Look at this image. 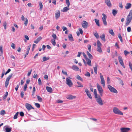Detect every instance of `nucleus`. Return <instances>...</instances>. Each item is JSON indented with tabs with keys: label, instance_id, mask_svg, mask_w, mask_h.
Segmentation results:
<instances>
[{
	"label": "nucleus",
	"instance_id": "f257e3e1",
	"mask_svg": "<svg viewBox=\"0 0 132 132\" xmlns=\"http://www.w3.org/2000/svg\"><path fill=\"white\" fill-rule=\"evenodd\" d=\"M113 110L114 113L115 114L121 115H123V113L117 107H114L113 109Z\"/></svg>",
	"mask_w": 132,
	"mask_h": 132
},
{
	"label": "nucleus",
	"instance_id": "f03ea898",
	"mask_svg": "<svg viewBox=\"0 0 132 132\" xmlns=\"http://www.w3.org/2000/svg\"><path fill=\"white\" fill-rule=\"evenodd\" d=\"M95 98L96 101L100 105H102L103 104L101 98L99 95H98L97 97H95Z\"/></svg>",
	"mask_w": 132,
	"mask_h": 132
},
{
	"label": "nucleus",
	"instance_id": "7ed1b4c3",
	"mask_svg": "<svg viewBox=\"0 0 132 132\" xmlns=\"http://www.w3.org/2000/svg\"><path fill=\"white\" fill-rule=\"evenodd\" d=\"M97 87L100 96H102L103 91L102 87L98 83L97 84Z\"/></svg>",
	"mask_w": 132,
	"mask_h": 132
},
{
	"label": "nucleus",
	"instance_id": "20e7f679",
	"mask_svg": "<svg viewBox=\"0 0 132 132\" xmlns=\"http://www.w3.org/2000/svg\"><path fill=\"white\" fill-rule=\"evenodd\" d=\"M108 88L110 91L112 93H114L116 94L118 93V92L116 89L110 85L108 86Z\"/></svg>",
	"mask_w": 132,
	"mask_h": 132
},
{
	"label": "nucleus",
	"instance_id": "39448f33",
	"mask_svg": "<svg viewBox=\"0 0 132 132\" xmlns=\"http://www.w3.org/2000/svg\"><path fill=\"white\" fill-rule=\"evenodd\" d=\"M66 83L70 87H71L73 85L71 80L68 78H66Z\"/></svg>",
	"mask_w": 132,
	"mask_h": 132
},
{
	"label": "nucleus",
	"instance_id": "423d86ee",
	"mask_svg": "<svg viewBox=\"0 0 132 132\" xmlns=\"http://www.w3.org/2000/svg\"><path fill=\"white\" fill-rule=\"evenodd\" d=\"M102 15L103 17L102 18L103 23L105 26H106L107 25V22L106 20V16L104 13H103Z\"/></svg>",
	"mask_w": 132,
	"mask_h": 132
},
{
	"label": "nucleus",
	"instance_id": "0eeeda50",
	"mask_svg": "<svg viewBox=\"0 0 132 132\" xmlns=\"http://www.w3.org/2000/svg\"><path fill=\"white\" fill-rule=\"evenodd\" d=\"M82 26L84 28H87L88 26V22L85 21H84L82 23Z\"/></svg>",
	"mask_w": 132,
	"mask_h": 132
},
{
	"label": "nucleus",
	"instance_id": "6e6552de",
	"mask_svg": "<svg viewBox=\"0 0 132 132\" xmlns=\"http://www.w3.org/2000/svg\"><path fill=\"white\" fill-rule=\"evenodd\" d=\"M25 106L26 108L28 111H30L31 109H34V108L31 106V105L27 103H26L25 104Z\"/></svg>",
	"mask_w": 132,
	"mask_h": 132
},
{
	"label": "nucleus",
	"instance_id": "1a4fd4ad",
	"mask_svg": "<svg viewBox=\"0 0 132 132\" xmlns=\"http://www.w3.org/2000/svg\"><path fill=\"white\" fill-rule=\"evenodd\" d=\"M118 60L121 65L124 68H125L122 57L120 56L118 57Z\"/></svg>",
	"mask_w": 132,
	"mask_h": 132
},
{
	"label": "nucleus",
	"instance_id": "9d476101",
	"mask_svg": "<svg viewBox=\"0 0 132 132\" xmlns=\"http://www.w3.org/2000/svg\"><path fill=\"white\" fill-rule=\"evenodd\" d=\"M100 75L101 79V84L104 87L105 86V82L104 78L102 74L101 73H100Z\"/></svg>",
	"mask_w": 132,
	"mask_h": 132
},
{
	"label": "nucleus",
	"instance_id": "9b49d317",
	"mask_svg": "<svg viewBox=\"0 0 132 132\" xmlns=\"http://www.w3.org/2000/svg\"><path fill=\"white\" fill-rule=\"evenodd\" d=\"M85 91L86 93L87 96L91 100L92 99V97L91 95L90 94L89 91L88 89H87L86 88L85 90Z\"/></svg>",
	"mask_w": 132,
	"mask_h": 132
},
{
	"label": "nucleus",
	"instance_id": "f8f14e48",
	"mask_svg": "<svg viewBox=\"0 0 132 132\" xmlns=\"http://www.w3.org/2000/svg\"><path fill=\"white\" fill-rule=\"evenodd\" d=\"M105 2L108 6L111 7L112 6V4L110 0H105Z\"/></svg>",
	"mask_w": 132,
	"mask_h": 132
},
{
	"label": "nucleus",
	"instance_id": "ddd939ff",
	"mask_svg": "<svg viewBox=\"0 0 132 132\" xmlns=\"http://www.w3.org/2000/svg\"><path fill=\"white\" fill-rule=\"evenodd\" d=\"M55 18L56 19H57L60 16V11H56L55 13Z\"/></svg>",
	"mask_w": 132,
	"mask_h": 132
},
{
	"label": "nucleus",
	"instance_id": "4468645a",
	"mask_svg": "<svg viewBox=\"0 0 132 132\" xmlns=\"http://www.w3.org/2000/svg\"><path fill=\"white\" fill-rule=\"evenodd\" d=\"M46 89L47 91L48 92L52 93V89L51 87L47 86L46 87Z\"/></svg>",
	"mask_w": 132,
	"mask_h": 132
},
{
	"label": "nucleus",
	"instance_id": "2eb2a0df",
	"mask_svg": "<svg viewBox=\"0 0 132 132\" xmlns=\"http://www.w3.org/2000/svg\"><path fill=\"white\" fill-rule=\"evenodd\" d=\"M42 38L41 36L39 37L36 40L34 41V42L36 44H37L38 42L42 39Z\"/></svg>",
	"mask_w": 132,
	"mask_h": 132
},
{
	"label": "nucleus",
	"instance_id": "dca6fc26",
	"mask_svg": "<svg viewBox=\"0 0 132 132\" xmlns=\"http://www.w3.org/2000/svg\"><path fill=\"white\" fill-rule=\"evenodd\" d=\"M76 97V96L70 95L67 96V98L69 100H72L75 98Z\"/></svg>",
	"mask_w": 132,
	"mask_h": 132
},
{
	"label": "nucleus",
	"instance_id": "f3484780",
	"mask_svg": "<svg viewBox=\"0 0 132 132\" xmlns=\"http://www.w3.org/2000/svg\"><path fill=\"white\" fill-rule=\"evenodd\" d=\"M72 69L73 70L77 71H79V68L75 65H73L72 66Z\"/></svg>",
	"mask_w": 132,
	"mask_h": 132
},
{
	"label": "nucleus",
	"instance_id": "a211bd4d",
	"mask_svg": "<svg viewBox=\"0 0 132 132\" xmlns=\"http://www.w3.org/2000/svg\"><path fill=\"white\" fill-rule=\"evenodd\" d=\"M131 4L130 3H127L125 6V8L127 9H129L131 7Z\"/></svg>",
	"mask_w": 132,
	"mask_h": 132
},
{
	"label": "nucleus",
	"instance_id": "6ab92c4d",
	"mask_svg": "<svg viewBox=\"0 0 132 132\" xmlns=\"http://www.w3.org/2000/svg\"><path fill=\"white\" fill-rule=\"evenodd\" d=\"M98 65L97 64H95V67H94V70L95 73L96 74L97 73Z\"/></svg>",
	"mask_w": 132,
	"mask_h": 132
},
{
	"label": "nucleus",
	"instance_id": "aec40b11",
	"mask_svg": "<svg viewBox=\"0 0 132 132\" xmlns=\"http://www.w3.org/2000/svg\"><path fill=\"white\" fill-rule=\"evenodd\" d=\"M100 37L101 39L104 42L105 41V34H102V35L100 36Z\"/></svg>",
	"mask_w": 132,
	"mask_h": 132
},
{
	"label": "nucleus",
	"instance_id": "412c9836",
	"mask_svg": "<svg viewBox=\"0 0 132 132\" xmlns=\"http://www.w3.org/2000/svg\"><path fill=\"white\" fill-rule=\"evenodd\" d=\"M68 38L69 40L71 41H73V39L72 35L71 34H69L68 35Z\"/></svg>",
	"mask_w": 132,
	"mask_h": 132
},
{
	"label": "nucleus",
	"instance_id": "4be33fe9",
	"mask_svg": "<svg viewBox=\"0 0 132 132\" xmlns=\"http://www.w3.org/2000/svg\"><path fill=\"white\" fill-rule=\"evenodd\" d=\"M118 13V10L115 9H113L112 11V13L113 15L115 16L116 14Z\"/></svg>",
	"mask_w": 132,
	"mask_h": 132
},
{
	"label": "nucleus",
	"instance_id": "5701e85b",
	"mask_svg": "<svg viewBox=\"0 0 132 132\" xmlns=\"http://www.w3.org/2000/svg\"><path fill=\"white\" fill-rule=\"evenodd\" d=\"M87 62V63L89 66H91V62L90 60L88 58V59L86 60Z\"/></svg>",
	"mask_w": 132,
	"mask_h": 132
},
{
	"label": "nucleus",
	"instance_id": "b1692460",
	"mask_svg": "<svg viewBox=\"0 0 132 132\" xmlns=\"http://www.w3.org/2000/svg\"><path fill=\"white\" fill-rule=\"evenodd\" d=\"M132 16H130L128 15L127 16L126 18L127 20L131 22L132 20Z\"/></svg>",
	"mask_w": 132,
	"mask_h": 132
},
{
	"label": "nucleus",
	"instance_id": "393cba45",
	"mask_svg": "<svg viewBox=\"0 0 132 132\" xmlns=\"http://www.w3.org/2000/svg\"><path fill=\"white\" fill-rule=\"evenodd\" d=\"M50 59L49 57H46V56H44L43 58V62L46 61L47 60H48Z\"/></svg>",
	"mask_w": 132,
	"mask_h": 132
},
{
	"label": "nucleus",
	"instance_id": "a878e982",
	"mask_svg": "<svg viewBox=\"0 0 132 132\" xmlns=\"http://www.w3.org/2000/svg\"><path fill=\"white\" fill-rule=\"evenodd\" d=\"M95 21L96 25L98 27L100 26V24L99 20L98 19H95Z\"/></svg>",
	"mask_w": 132,
	"mask_h": 132
},
{
	"label": "nucleus",
	"instance_id": "bb28decb",
	"mask_svg": "<svg viewBox=\"0 0 132 132\" xmlns=\"http://www.w3.org/2000/svg\"><path fill=\"white\" fill-rule=\"evenodd\" d=\"M11 128H8V127H6L5 128V131L6 132H10L11 130Z\"/></svg>",
	"mask_w": 132,
	"mask_h": 132
},
{
	"label": "nucleus",
	"instance_id": "cd10ccee",
	"mask_svg": "<svg viewBox=\"0 0 132 132\" xmlns=\"http://www.w3.org/2000/svg\"><path fill=\"white\" fill-rule=\"evenodd\" d=\"M39 5L40 7V11H42V10L43 7V5L42 3L41 2H39Z\"/></svg>",
	"mask_w": 132,
	"mask_h": 132
},
{
	"label": "nucleus",
	"instance_id": "c85d7f7f",
	"mask_svg": "<svg viewBox=\"0 0 132 132\" xmlns=\"http://www.w3.org/2000/svg\"><path fill=\"white\" fill-rule=\"evenodd\" d=\"M76 78L77 79L80 80L81 81H83V80L81 77L79 75H78L77 76Z\"/></svg>",
	"mask_w": 132,
	"mask_h": 132
},
{
	"label": "nucleus",
	"instance_id": "c756f323",
	"mask_svg": "<svg viewBox=\"0 0 132 132\" xmlns=\"http://www.w3.org/2000/svg\"><path fill=\"white\" fill-rule=\"evenodd\" d=\"M87 54L89 58L91 59L92 58L93 56L88 51L87 52Z\"/></svg>",
	"mask_w": 132,
	"mask_h": 132
},
{
	"label": "nucleus",
	"instance_id": "7c9ffc66",
	"mask_svg": "<svg viewBox=\"0 0 132 132\" xmlns=\"http://www.w3.org/2000/svg\"><path fill=\"white\" fill-rule=\"evenodd\" d=\"M68 6L67 7H65L63 9V12H66L67 11L69 10V9L68 8Z\"/></svg>",
	"mask_w": 132,
	"mask_h": 132
},
{
	"label": "nucleus",
	"instance_id": "2f4dec72",
	"mask_svg": "<svg viewBox=\"0 0 132 132\" xmlns=\"http://www.w3.org/2000/svg\"><path fill=\"white\" fill-rule=\"evenodd\" d=\"M97 51L99 53H101L102 52V51L101 47H97Z\"/></svg>",
	"mask_w": 132,
	"mask_h": 132
},
{
	"label": "nucleus",
	"instance_id": "473e14b6",
	"mask_svg": "<svg viewBox=\"0 0 132 132\" xmlns=\"http://www.w3.org/2000/svg\"><path fill=\"white\" fill-rule=\"evenodd\" d=\"M37 96L38 101L40 102H42V99L41 97L38 95H37Z\"/></svg>",
	"mask_w": 132,
	"mask_h": 132
},
{
	"label": "nucleus",
	"instance_id": "72a5a7b5",
	"mask_svg": "<svg viewBox=\"0 0 132 132\" xmlns=\"http://www.w3.org/2000/svg\"><path fill=\"white\" fill-rule=\"evenodd\" d=\"M94 35L95 37L97 39H98L99 38V36L97 32L94 33Z\"/></svg>",
	"mask_w": 132,
	"mask_h": 132
},
{
	"label": "nucleus",
	"instance_id": "f704fd0d",
	"mask_svg": "<svg viewBox=\"0 0 132 132\" xmlns=\"http://www.w3.org/2000/svg\"><path fill=\"white\" fill-rule=\"evenodd\" d=\"M77 83L78 85V86H77V87H82L83 86L79 82H77Z\"/></svg>",
	"mask_w": 132,
	"mask_h": 132
},
{
	"label": "nucleus",
	"instance_id": "c9c22d12",
	"mask_svg": "<svg viewBox=\"0 0 132 132\" xmlns=\"http://www.w3.org/2000/svg\"><path fill=\"white\" fill-rule=\"evenodd\" d=\"M109 32L110 34H111L113 36H114V34L113 31V30L111 29V30L109 31Z\"/></svg>",
	"mask_w": 132,
	"mask_h": 132
},
{
	"label": "nucleus",
	"instance_id": "e433bc0d",
	"mask_svg": "<svg viewBox=\"0 0 132 132\" xmlns=\"http://www.w3.org/2000/svg\"><path fill=\"white\" fill-rule=\"evenodd\" d=\"M8 94V92H6L5 94L4 95L3 97V99L5 100V99H6V98L7 97Z\"/></svg>",
	"mask_w": 132,
	"mask_h": 132
},
{
	"label": "nucleus",
	"instance_id": "4c0bfd02",
	"mask_svg": "<svg viewBox=\"0 0 132 132\" xmlns=\"http://www.w3.org/2000/svg\"><path fill=\"white\" fill-rule=\"evenodd\" d=\"M118 37L120 40L121 42L122 43L123 42V40L121 35L120 34H119L118 35Z\"/></svg>",
	"mask_w": 132,
	"mask_h": 132
},
{
	"label": "nucleus",
	"instance_id": "58836bf2",
	"mask_svg": "<svg viewBox=\"0 0 132 132\" xmlns=\"http://www.w3.org/2000/svg\"><path fill=\"white\" fill-rule=\"evenodd\" d=\"M13 75V73L11 74L10 75H9L7 78H6V79L8 80H10V79L11 78Z\"/></svg>",
	"mask_w": 132,
	"mask_h": 132
},
{
	"label": "nucleus",
	"instance_id": "ea45409f",
	"mask_svg": "<svg viewBox=\"0 0 132 132\" xmlns=\"http://www.w3.org/2000/svg\"><path fill=\"white\" fill-rule=\"evenodd\" d=\"M19 112H18L15 113L13 117V118L14 119H16L17 118V116L19 114Z\"/></svg>",
	"mask_w": 132,
	"mask_h": 132
},
{
	"label": "nucleus",
	"instance_id": "a19ab883",
	"mask_svg": "<svg viewBox=\"0 0 132 132\" xmlns=\"http://www.w3.org/2000/svg\"><path fill=\"white\" fill-rule=\"evenodd\" d=\"M97 47H101V44L100 41L98 40L97 41Z\"/></svg>",
	"mask_w": 132,
	"mask_h": 132
},
{
	"label": "nucleus",
	"instance_id": "79ce46f5",
	"mask_svg": "<svg viewBox=\"0 0 132 132\" xmlns=\"http://www.w3.org/2000/svg\"><path fill=\"white\" fill-rule=\"evenodd\" d=\"M9 80L6 79L5 83V86L7 87L8 85Z\"/></svg>",
	"mask_w": 132,
	"mask_h": 132
},
{
	"label": "nucleus",
	"instance_id": "37998d69",
	"mask_svg": "<svg viewBox=\"0 0 132 132\" xmlns=\"http://www.w3.org/2000/svg\"><path fill=\"white\" fill-rule=\"evenodd\" d=\"M5 113V112L4 110H2L0 114L1 115L3 116Z\"/></svg>",
	"mask_w": 132,
	"mask_h": 132
},
{
	"label": "nucleus",
	"instance_id": "c03bdc74",
	"mask_svg": "<svg viewBox=\"0 0 132 132\" xmlns=\"http://www.w3.org/2000/svg\"><path fill=\"white\" fill-rule=\"evenodd\" d=\"M66 1V3L67 5L68 6V7H69L70 5L69 0H65Z\"/></svg>",
	"mask_w": 132,
	"mask_h": 132
},
{
	"label": "nucleus",
	"instance_id": "a18cd8bd",
	"mask_svg": "<svg viewBox=\"0 0 132 132\" xmlns=\"http://www.w3.org/2000/svg\"><path fill=\"white\" fill-rule=\"evenodd\" d=\"M51 43L54 46H55V45L56 43L55 39H52L51 40Z\"/></svg>",
	"mask_w": 132,
	"mask_h": 132
},
{
	"label": "nucleus",
	"instance_id": "49530a36",
	"mask_svg": "<svg viewBox=\"0 0 132 132\" xmlns=\"http://www.w3.org/2000/svg\"><path fill=\"white\" fill-rule=\"evenodd\" d=\"M94 93L95 95V97H97L98 96L97 95L96 90V89H95L94 90Z\"/></svg>",
	"mask_w": 132,
	"mask_h": 132
},
{
	"label": "nucleus",
	"instance_id": "de8ad7c7",
	"mask_svg": "<svg viewBox=\"0 0 132 132\" xmlns=\"http://www.w3.org/2000/svg\"><path fill=\"white\" fill-rule=\"evenodd\" d=\"M129 67L132 72V64L130 62H129Z\"/></svg>",
	"mask_w": 132,
	"mask_h": 132
},
{
	"label": "nucleus",
	"instance_id": "09e8293b",
	"mask_svg": "<svg viewBox=\"0 0 132 132\" xmlns=\"http://www.w3.org/2000/svg\"><path fill=\"white\" fill-rule=\"evenodd\" d=\"M35 105L38 108H39L40 106V105L39 104L37 103H35Z\"/></svg>",
	"mask_w": 132,
	"mask_h": 132
},
{
	"label": "nucleus",
	"instance_id": "8fccbe9b",
	"mask_svg": "<svg viewBox=\"0 0 132 132\" xmlns=\"http://www.w3.org/2000/svg\"><path fill=\"white\" fill-rule=\"evenodd\" d=\"M26 20L25 21L24 24L25 26H26L28 23V20L27 18L25 19Z\"/></svg>",
	"mask_w": 132,
	"mask_h": 132
},
{
	"label": "nucleus",
	"instance_id": "3c124183",
	"mask_svg": "<svg viewBox=\"0 0 132 132\" xmlns=\"http://www.w3.org/2000/svg\"><path fill=\"white\" fill-rule=\"evenodd\" d=\"M124 54L125 56H126L129 53V52L126 50L124 51Z\"/></svg>",
	"mask_w": 132,
	"mask_h": 132
},
{
	"label": "nucleus",
	"instance_id": "603ef678",
	"mask_svg": "<svg viewBox=\"0 0 132 132\" xmlns=\"http://www.w3.org/2000/svg\"><path fill=\"white\" fill-rule=\"evenodd\" d=\"M11 47L14 49L15 48V45L13 43H12L11 45Z\"/></svg>",
	"mask_w": 132,
	"mask_h": 132
},
{
	"label": "nucleus",
	"instance_id": "864d4df0",
	"mask_svg": "<svg viewBox=\"0 0 132 132\" xmlns=\"http://www.w3.org/2000/svg\"><path fill=\"white\" fill-rule=\"evenodd\" d=\"M52 37L54 39H55L56 38V35L54 34H53L52 35Z\"/></svg>",
	"mask_w": 132,
	"mask_h": 132
},
{
	"label": "nucleus",
	"instance_id": "5fc2aeb1",
	"mask_svg": "<svg viewBox=\"0 0 132 132\" xmlns=\"http://www.w3.org/2000/svg\"><path fill=\"white\" fill-rule=\"evenodd\" d=\"M85 76L87 77H90V73L88 72H86L85 74Z\"/></svg>",
	"mask_w": 132,
	"mask_h": 132
},
{
	"label": "nucleus",
	"instance_id": "6e6d98bb",
	"mask_svg": "<svg viewBox=\"0 0 132 132\" xmlns=\"http://www.w3.org/2000/svg\"><path fill=\"white\" fill-rule=\"evenodd\" d=\"M82 54L83 55V56L84 57V58H85V59L86 60V59H88V58L87 57V56L86 55V54H85V53L84 52L82 53Z\"/></svg>",
	"mask_w": 132,
	"mask_h": 132
},
{
	"label": "nucleus",
	"instance_id": "4d7b16f0",
	"mask_svg": "<svg viewBox=\"0 0 132 132\" xmlns=\"http://www.w3.org/2000/svg\"><path fill=\"white\" fill-rule=\"evenodd\" d=\"M21 97L23 98L24 97V93L23 91H22L21 92Z\"/></svg>",
	"mask_w": 132,
	"mask_h": 132
},
{
	"label": "nucleus",
	"instance_id": "13d9d810",
	"mask_svg": "<svg viewBox=\"0 0 132 132\" xmlns=\"http://www.w3.org/2000/svg\"><path fill=\"white\" fill-rule=\"evenodd\" d=\"M27 84H25L24 86V91H25L27 89Z\"/></svg>",
	"mask_w": 132,
	"mask_h": 132
},
{
	"label": "nucleus",
	"instance_id": "bf43d9fd",
	"mask_svg": "<svg viewBox=\"0 0 132 132\" xmlns=\"http://www.w3.org/2000/svg\"><path fill=\"white\" fill-rule=\"evenodd\" d=\"M62 73L64 75L67 76H68V74L67 73V72L65 71H64L63 70H62Z\"/></svg>",
	"mask_w": 132,
	"mask_h": 132
},
{
	"label": "nucleus",
	"instance_id": "052dcab7",
	"mask_svg": "<svg viewBox=\"0 0 132 132\" xmlns=\"http://www.w3.org/2000/svg\"><path fill=\"white\" fill-rule=\"evenodd\" d=\"M24 113L23 112H21L20 113V115L21 117H23L24 116Z\"/></svg>",
	"mask_w": 132,
	"mask_h": 132
},
{
	"label": "nucleus",
	"instance_id": "680f3d73",
	"mask_svg": "<svg viewBox=\"0 0 132 132\" xmlns=\"http://www.w3.org/2000/svg\"><path fill=\"white\" fill-rule=\"evenodd\" d=\"M0 51L1 54H2L3 53V47L2 46H0Z\"/></svg>",
	"mask_w": 132,
	"mask_h": 132
},
{
	"label": "nucleus",
	"instance_id": "e2e57ef3",
	"mask_svg": "<svg viewBox=\"0 0 132 132\" xmlns=\"http://www.w3.org/2000/svg\"><path fill=\"white\" fill-rule=\"evenodd\" d=\"M38 84L39 85H40L41 84V80L40 78H39L38 79Z\"/></svg>",
	"mask_w": 132,
	"mask_h": 132
},
{
	"label": "nucleus",
	"instance_id": "0e129e2a",
	"mask_svg": "<svg viewBox=\"0 0 132 132\" xmlns=\"http://www.w3.org/2000/svg\"><path fill=\"white\" fill-rule=\"evenodd\" d=\"M119 6L121 9H122L123 7V6L122 5V2L120 3L119 4Z\"/></svg>",
	"mask_w": 132,
	"mask_h": 132
},
{
	"label": "nucleus",
	"instance_id": "69168bd1",
	"mask_svg": "<svg viewBox=\"0 0 132 132\" xmlns=\"http://www.w3.org/2000/svg\"><path fill=\"white\" fill-rule=\"evenodd\" d=\"M79 31H80V33L81 34H82L83 33V31L82 30V29L81 28H79Z\"/></svg>",
	"mask_w": 132,
	"mask_h": 132
},
{
	"label": "nucleus",
	"instance_id": "338daca9",
	"mask_svg": "<svg viewBox=\"0 0 132 132\" xmlns=\"http://www.w3.org/2000/svg\"><path fill=\"white\" fill-rule=\"evenodd\" d=\"M62 28L63 29V31H64L67 29V28L64 26L62 27Z\"/></svg>",
	"mask_w": 132,
	"mask_h": 132
},
{
	"label": "nucleus",
	"instance_id": "774afa93",
	"mask_svg": "<svg viewBox=\"0 0 132 132\" xmlns=\"http://www.w3.org/2000/svg\"><path fill=\"white\" fill-rule=\"evenodd\" d=\"M32 70V69H31L30 71H29L28 72V74H27V75L28 76H29L30 75Z\"/></svg>",
	"mask_w": 132,
	"mask_h": 132
}]
</instances>
